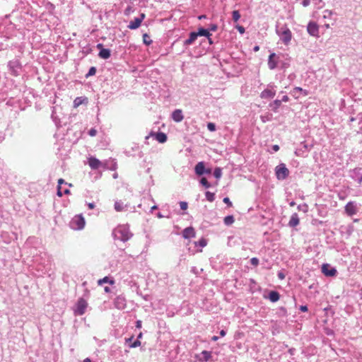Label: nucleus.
<instances>
[{
  "label": "nucleus",
  "mask_w": 362,
  "mask_h": 362,
  "mask_svg": "<svg viewBox=\"0 0 362 362\" xmlns=\"http://www.w3.org/2000/svg\"><path fill=\"white\" fill-rule=\"evenodd\" d=\"M112 235L115 240H119L124 243L129 240L133 234L130 232L128 226L122 225L113 230Z\"/></svg>",
  "instance_id": "nucleus-1"
},
{
  "label": "nucleus",
  "mask_w": 362,
  "mask_h": 362,
  "mask_svg": "<svg viewBox=\"0 0 362 362\" xmlns=\"http://www.w3.org/2000/svg\"><path fill=\"white\" fill-rule=\"evenodd\" d=\"M276 32L284 45L289 44L292 38V33L286 24H284L281 27L277 25Z\"/></svg>",
  "instance_id": "nucleus-2"
},
{
  "label": "nucleus",
  "mask_w": 362,
  "mask_h": 362,
  "mask_svg": "<svg viewBox=\"0 0 362 362\" xmlns=\"http://www.w3.org/2000/svg\"><path fill=\"white\" fill-rule=\"evenodd\" d=\"M8 68L12 76H18L21 74L22 65L18 59H13L8 62Z\"/></svg>",
  "instance_id": "nucleus-3"
},
{
  "label": "nucleus",
  "mask_w": 362,
  "mask_h": 362,
  "mask_svg": "<svg viewBox=\"0 0 362 362\" xmlns=\"http://www.w3.org/2000/svg\"><path fill=\"white\" fill-rule=\"evenodd\" d=\"M276 178L279 180H286L289 175V170L284 163H281L275 168Z\"/></svg>",
  "instance_id": "nucleus-4"
},
{
  "label": "nucleus",
  "mask_w": 362,
  "mask_h": 362,
  "mask_svg": "<svg viewBox=\"0 0 362 362\" xmlns=\"http://www.w3.org/2000/svg\"><path fill=\"white\" fill-rule=\"evenodd\" d=\"M276 86L274 83H271L267 85V88L260 93V98L262 99H272L276 95Z\"/></svg>",
  "instance_id": "nucleus-5"
},
{
  "label": "nucleus",
  "mask_w": 362,
  "mask_h": 362,
  "mask_svg": "<svg viewBox=\"0 0 362 362\" xmlns=\"http://www.w3.org/2000/svg\"><path fill=\"white\" fill-rule=\"evenodd\" d=\"M85 223V218L81 214L76 216L71 221V227L76 230L83 229Z\"/></svg>",
  "instance_id": "nucleus-6"
},
{
  "label": "nucleus",
  "mask_w": 362,
  "mask_h": 362,
  "mask_svg": "<svg viewBox=\"0 0 362 362\" xmlns=\"http://www.w3.org/2000/svg\"><path fill=\"white\" fill-rule=\"evenodd\" d=\"M344 211L349 216L356 215L358 211L357 203L354 201L349 202L344 206Z\"/></svg>",
  "instance_id": "nucleus-7"
},
{
  "label": "nucleus",
  "mask_w": 362,
  "mask_h": 362,
  "mask_svg": "<svg viewBox=\"0 0 362 362\" xmlns=\"http://www.w3.org/2000/svg\"><path fill=\"white\" fill-rule=\"evenodd\" d=\"M88 303L83 298H81L76 303V308L74 310L75 315H82L85 313Z\"/></svg>",
  "instance_id": "nucleus-8"
},
{
  "label": "nucleus",
  "mask_w": 362,
  "mask_h": 362,
  "mask_svg": "<svg viewBox=\"0 0 362 362\" xmlns=\"http://www.w3.org/2000/svg\"><path fill=\"white\" fill-rule=\"evenodd\" d=\"M322 272L326 276H334L337 274V271L334 267H331L329 264H323L322 266Z\"/></svg>",
  "instance_id": "nucleus-9"
},
{
  "label": "nucleus",
  "mask_w": 362,
  "mask_h": 362,
  "mask_svg": "<svg viewBox=\"0 0 362 362\" xmlns=\"http://www.w3.org/2000/svg\"><path fill=\"white\" fill-rule=\"evenodd\" d=\"M307 31L311 36L318 37L319 26L315 22L310 21L307 25Z\"/></svg>",
  "instance_id": "nucleus-10"
},
{
  "label": "nucleus",
  "mask_w": 362,
  "mask_h": 362,
  "mask_svg": "<svg viewBox=\"0 0 362 362\" xmlns=\"http://www.w3.org/2000/svg\"><path fill=\"white\" fill-rule=\"evenodd\" d=\"M114 305L118 310H124L126 308V298L122 295L117 296L114 300Z\"/></svg>",
  "instance_id": "nucleus-11"
},
{
  "label": "nucleus",
  "mask_w": 362,
  "mask_h": 362,
  "mask_svg": "<svg viewBox=\"0 0 362 362\" xmlns=\"http://www.w3.org/2000/svg\"><path fill=\"white\" fill-rule=\"evenodd\" d=\"M279 57L275 53H271L268 58V67L269 69L273 70L276 68L279 63Z\"/></svg>",
  "instance_id": "nucleus-12"
},
{
  "label": "nucleus",
  "mask_w": 362,
  "mask_h": 362,
  "mask_svg": "<svg viewBox=\"0 0 362 362\" xmlns=\"http://www.w3.org/2000/svg\"><path fill=\"white\" fill-rule=\"evenodd\" d=\"M126 153L128 156H138L139 158H142L144 156L143 152L139 150V146L137 144H134L131 151L127 150Z\"/></svg>",
  "instance_id": "nucleus-13"
},
{
  "label": "nucleus",
  "mask_w": 362,
  "mask_h": 362,
  "mask_svg": "<svg viewBox=\"0 0 362 362\" xmlns=\"http://www.w3.org/2000/svg\"><path fill=\"white\" fill-rule=\"evenodd\" d=\"M88 163L90 168L93 170H98L102 166L101 161L95 157H90Z\"/></svg>",
  "instance_id": "nucleus-14"
},
{
  "label": "nucleus",
  "mask_w": 362,
  "mask_h": 362,
  "mask_svg": "<svg viewBox=\"0 0 362 362\" xmlns=\"http://www.w3.org/2000/svg\"><path fill=\"white\" fill-rule=\"evenodd\" d=\"M205 163L203 161L199 162L194 167V172L197 176H202L205 175L206 170Z\"/></svg>",
  "instance_id": "nucleus-15"
},
{
  "label": "nucleus",
  "mask_w": 362,
  "mask_h": 362,
  "mask_svg": "<svg viewBox=\"0 0 362 362\" xmlns=\"http://www.w3.org/2000/svg\"><path fill=\"white\" fill-rule=\"evenodd\" d=\"M182 237L185 239H189L190 238L195 237L196 233H195L194 228L192 226H189V227L185 228L182 230Z\"/></svg>",
  "instance_id": "nucleus-16"
},
{
  "label": "nucleus",
  "mask_w": 362,
  "mask_h": 362,
  "mask_svg": "<svg viewBox=\"0 0 362 362\" xmlns=\"http://www.w3.org/2000/svg\"><path fill=\"white\" fill-rule=\"evenodd\" d=\"M184 118L182 111L180 109L175 110L172 113V119L176 122H180Z\"/></svg>",
  "instance_id": "nucleus-17"
},
{
  "label": "nucleus",
  "mask_w": 362,
  "mask_h": 362,
  "mask_svg": "<svg viewBox=\"0 0 362 362\" xmlns=\"http://www.w3.org/2000/svg\"><path fill=\"white\" fill-rule=\"evenodd\" d=\"M198 36L196 32H191L189 35V38L185 40L183 42L184 46H189L192 45L197 39Z\"/></svg>",
  "instance_id": "nucleus-18"
},
{
  "label": "nucleus",
  "mask_w": 362,
  "mask_h": 362,
  "mask_svg": "<svg viewBox=\"0 0 362 362\" xmlns=\"http://www.w3.org/2000/svg\"><path fill=\"white\" fill-rule=\"evenodd\" d=\"M300 223L299 217L297 213H293L290 218V221L288 222V226L290 227H296Z\"/></svg>",
  "instance_id": "nucleus-19"
},
{
  "label": "nucleus",
  "mask_w": 362,
  "mask_h": 362,
  "mask_svg": "<svg viewBox=\"0 0 362 362\" xmlns=\"http://www.w3.org/2000/svg\"><path fill=\"white\" fill-rule=\"evenodd\" d=\"M111 56V50L107 48H103L100 50L98 57L103 59H107Z\"/></svg>",
  "instance_id": "nucleus-20"
},
{
  "label": "nucleus",
  "mask_w": 362,
  "mask_h": 362,
  "mask_svg": "<svg viewBox=\"0 0 362 362\" xmlns=\"http://www.w3.org/2000/svg\"><path fill=\"white\" fill-rule=\"evenodd\" d=\"M308 151V145L305 143H301L300 147L296 148V150L295 151V154L297 156H303L304 153Z\"/></svg>",
  "instance_id": "nucleus-21"
},
{
  "label": "nucleus",
  "mask_w": 362,
  "mask_h": 362,
  "mask_svg": "<svg viewBox=\"0 0 362 362\" xmlns=\"http://www.w3.org/2000/svg\"><path fill=\"white\" fill-rule=\"evenodd\" d=\"M281 105V100L276 99L274 100L273 102L270 103L269 105V107L271 108V110L274 112H277L279 110V108Z\"/></svg>",
  "instance_id": "nucleus-22"
},
{
  "label": "nucleus",
  "mask_w": 362,
  "mask_h": 362,
  "mask_svg": "<svg viewBox=\"0 0 362 362\" xmlns=\"http://www.w3.org/2000/svg\"><path fill=\"white\" fill-rule=\"evenodd\" d=\"M141 23L138 18H135L133 21H131L127 25V28L130 30H136L141 25Z\"/></svg>",
  "instance_id": "nucleus-23"
},
{
  "label": "nucleus",
  "mask_w": 362,
  "mask_h": 362,
  "mask_svg": "<svg viewBox=\"0 0 362 362\" xmlns=\"http://www.w3.org/2000/svg\"><path fill=\"white\" fill-rule=\"evenodd\" d=\"M196 33L198 37L204 36V37L209 38V37L211 36V34L209 32V30L207 28H204L203 27L199 28L198 30H197V32H196Z\"/></svg>",
  "instance_id": "nucleus-24"
},
{
  "label": "nucleus",
  "mask_w": 362,
  "mask_h": 362,
  "mask_svg": "<svg viewBox=\"0 0 362 362\" xmlns=\"http://www.w3.org/2000/svg\"><path fill=\"white\" fill-rule=\"evenodd\" d=\"M155 136V139L159 142V143H165L167 141V135L163 132H158L153 134Z\"/></svg>",
  "instance_id": "nucleus-25"
},
{
  "label": "nucleus",
  "mask_w": 362,
  "mask_h": 362,
  "mask_svg": "<svg viewBox=\"0 0 362 362\" xmlns=\"http://www.w3.org/2000/svg\"><path fill=\"white\" fill-rule=\"evenodd\" d=\"M268 298L271 302L275 303L279 300L280 294L276 291H272L269 292Z\"/></svg>",
  "instance_id": "nucleus-26"
},
{
  "label": "nucleus",
  "mask_w": 362,
  "mask_h": 362,
  "mask_svg": "<svg viewBox=\"0 0 362 362\" xmlns=\"http://www.w3.org/2000/svg\"><path fill=\"white\" fill-rule=\"evenodd\" d=\"M114 207L117 211H122L127 207V205L124 204L122 201L117 200L115 202Z\"/></svg>",
  "instance_id": "nucleus-27"
},
{
  "label": "nucleus",
  "mask_w": 362,
  "mask_h": 362,
  "mask_svg": "<svg viewBox=\"0 0 362 362\" xmlns=\"http://www.w3.org/2000/svg\"><path fill=\"white\" fill-rule=\"evenodd\" d=\"M79 46L81 48V53L83 54V57H85L88 55V54L91 53L93 49L92 47L90 46V45H86L83 46L81 43H80Z\"/></svg>",
  "instance_id": "nucleus-28"
},
{
  "label": "nucleus",
  "mask_w": 362,
  "mask_h": 362,
  "mask_svg": "<svg viewBox=\"0 0 362 362\" xmlns=\"http://www.w3.org/2000/svg\"><path fill=\"white\" fill-rule=\"evenodd\" d=\"M142 337V333L140 332L139 335L137 336V339L134 341L132 344H129V348H136L141 345V341H139V339H141Z\"/></svg>",
  "instance_id": "nucleus-29"
},
{
  "label": "nucleus",
  "mask_w": 362,
  "mask_h": 362,
  "mask_svg": "<svg viewBox=\"0 0 362 362\" xmlns=\"http://www.w3.org/2000/svg\"><path fill=\"white\" fill-rule=\"evenodd\" d=\"M234 221H235V218H234L233 216H232V215H228V216H226L223 219V223L226 226L231 225L232 223H234Z\"/></svg>",
  "instance_id": "nucleus-30"
},
{
  "label": "nucleus",
  "mask_w": 362,
  "mask_h": 362,
  "mask_svg": "<svg viewBox=\"0 0 362 362\" xmlns=\"http://www.w3.org/2000/svg\"><path fill=\"white\" fill-rule=\"evenodd\" d=\"M213 175L216 179H220L222 176V169L219 167H216L213 172Z\"/></svg>",
  "instance_id": "nucleus-31"
},
{
  "label": "nucleus",
  "mask_w": 362,
  "mask_h": 362,
  "mask_svg": "<svg viewBox=\"0 0 362 362\" xmlns=\"http://www.w3.org/2000/svg\"><path fill=\"white\" fill-rule=\"evenodd\" d=\"M199 183L206 189L211 187V185L207 179L204 177H201V179L199 180Z\"/></svg>",
  "instance_id": "nucleus-32"
},
{
  "label": "nucleus",
  "mask_w": 362,
  "mask_h": 362,
  "mask_svg": "<svg viewBox=\"0 0 362 362\" xmlns=\"http://www.w3.org/2000/svg\"><path fill=\"white\" fill-rule=\"evenodd\" d=\"M143 42L146 45H150L153 41L150 39V36L147 33L143 34Z\"/></svg>",
  "instance_id": "nucleus-33"
},
{
  "label": "nucleus",
  "mask_w": 362,
  "mask_h": 362,
  "mask_svg": "<svg viewBox=\"0 0 362 362\" xmlns=\"http://www.w3.org/2000/svg\"><path fill=\"white\" fill-rule=\"evenodd\" d=\"M205 196H206V199L210 202H212L214 201L215 199V194L213 193V192H211L209 191H206L205 192Z\"/></svg>",
  "instance_id": "nucleus-34"
},
{
  "label": "nucleus",
  "mask_w": 362,
  "mask_h": 362,
  "mask_svg": "<svg viewBox=\"0 0 362 362\" xmlns=\"http://www.w3.org/2000/svg\"><path fill=\"white\" fill-rule=\"evenodd\" d=\"M104 283H109L110 284H113L115 283V281L113 279H110L108 276H105L103 279H100L98 281V284L101 285Z\"/></svg>",
  "instance_id": "nucleus-35"
},
{
  "label": "nucleus",
  "mask_w": 362,
  "mask_h": 362,
  "mask_svg": "<svg viewBox=\"0 0 362 362\" xmlns=\"http://www.w3.org/2000/svg\"><path fill=\"white\" fill-rule=\"evenodd\" d=\"M201 354L203 357L204 361H209V359L211 357V353L208 351H203Z\"/></svg>",
  "instance_id": "nucleus-36"
},
{
  "label": "nucleus",
  "mask_w": 362,
  "mask_h": 362,
  "mask_svg": "<svg viewBox=\"0 0 362 362\" xmlns=\"http://www.w3.org/2000/svg\"><path fill=\"white\" fill-rule=\"evenodd\" d=\"M207 241L205 238H201L199 241L194 242L195 246H199L200 247H204L206 245Z\"/></svg>",
  "instance_id": "nucleus-37"
},
{
  "label": "nucleus",
  "mask_w": 362,
  "mask_h": 362,
  "mask_svg": "<svg viewBox=\"0 0 362 362\" xmlns=\"http://www.w3.org/2000/svg\"><path fill=\"white\" fill-rule=\"evenodd\" d=\"M96 68L95 66H91L88 73L86 74V78H89L90 76H94L95 74H96Z\"/></svg>",
  "instance_id": "nucleus-38"
},
{
  "label": "nucleus",
  "mask_w": 362,
  "mask_h": 362,
  "mask_svg": "<svg viewBox=\"0 0 362 362\" xmlns=\"http://www.w3.org/2000/svg\"><path fill=\"white\" fill-rule=\"evenodd\" d=\"M232 17H233V21L237 22L240 18V14L239 11L237 10L233 11L232 12Z\"/></svg>",
  "instance_id": "nucleus-39"
},
{
  "label": "nucleus",
  "mask_w": 362,
  "mask_h": 362,
  "mask_svg": "<svg viewBox=\"0 0 362 362\" xmlns=\"http://www.w3.org/2000/svg\"><path fill=\"white\" fill-rule=\"evenodd\" d=\"M296 92H300V93H303V95H308V91L306 90H304L302 88L300 87H295L293 89V93L295 94Z\"/></svg>",
  "instance_id": "nucleus-40"
},
{
  "label": "nucleus",
  "mask_w": 362,
  "mask_h": 362,
  "mask_svg": "<svg viewBox=\"0 0 362 362\" xmlns=\"http://www.w3.org/2000/svg\"><path fill=\"white\" fill-rule=\"evenodd\" d=\"M207 129L210 131V132H214L216 131V126L214 123L213 122H209L207 124Z\"/></svg>",
  "instance_id": "nucleus-41"
},
{
  "label": "nucleus",
  "mask_w": 362,
  "mask_h": 362,
  "mask_svg": "<svg viewBox=\"0 0 362 362\" xmlns=\"http://www.w3.org/2000/svg\"><path fill=\"white\" fill-rule=\"evenodd\" d=\"M279 315L281 316H286L287 315V310L284 307H281L279 309Z\"/></svg>",
  "instance_id": "nucleus-42"
},
{
  "label": "nucleus",
  "mask_w": 362,
  "mask_h": 362,
  "mask_svg": "<svg viewBox=\"0 0 362 362\" xmlns=\"http://www.w3.org/2000/svg\"><path fill=\"white\" fill-rule=\"evenodd\" d=\"M259 259L257 257H252L250 259V263L252 265L257 267L259 264Z\"/></svg>",
  "instance_id": "nucleus-43"
},
{
  "label": "nucleus",
  "mask_w": 362,
  "mask_h": 362,
  "mask_svg": "<svg viewBox=\"0 0 362 362\" xmlns=\"http://www.w3.org/2000/svg\"><path fill=\"white\" fill-rule=\"evenodd\" d=\"M323 13H324L323 17L325 18H330L332 16V15L333 14V12L330 10H325V11H324Z\"/></svg>",
  "instance_id": "nucleus-44"
},
{
  "label": "nucleus",
  "mask_w": 362,
  "mask_h": 362,
  "mask_svg": "<svg viewBox=\"0 0 362 362\" xmlns=\"http://www.w3.org/2000/svg\"><path fill=\"white\" fill-rule=\"evenodd\" d=\"M74 107H78V105H80L82 103V98H81V97L76 98L74 100Z\"/></svg>",
  "instance_id": "nucleus-45"
},
{
  "label": "nucleus",
  "mask_w": 362,
  "mask_h": 362,
  "mask_svg": "<svg viewBox=\"0 0 362 362\" xmlns=\"http://www.w3.org/2000/svg\"><path fill=\"white\" fill-rule=\"evenodd\" d=\"M218 28V26L216 24H214V23H212V24H210L209 28H207L209 30V32L210 33V31H216Z\"/></svg>",
  "instance_id": "nucleus-46"
},
{
  "label": "nucleus",
  "mask_w": 362,
  "mask_h": 362,
  "mask_svg": "<svg viewBox=\"0 0 362 362\" xmlns=\"http://www.w3.org/2000/svg\"><path fill=\"white\" fill-rule=\"evenodd\" d=\"M180 206L182 210H186L188 206V204L186 202H180Z\"/></svg>",
  "instance_id": "nucleus-47"
},
{
  "label": "nucleus",
  "mask_w": 362,
  "mask_h": 362,
  "mask_svg": "<svg viewBox=\"0 0 362 362\" xmlns=\"http://www.w3.org/2000/svg\"><path fill=\"white\" fill-rule=\"evenodd\" d=\"M223 202L226 204L228 207H231L233 206V204L228 197L223 198Z\"/></svg>",
  "instance_id": "nucleus-48"
},
{
  "label": "nucleus",
  "mask_w": 362,
  "mask_h": 362,
  "mask_svg": "<svg viewBox=\"0 0 362 362\" xmlns=\"http://www.w3.org/2000/svg\"><path fill=\"white\" fill-rule=\"evenodd\" d=\"M298 209L299 211H303L304 212L307 211L308 210V205L307 204H303V205H298Z\"/></svg>",
  "instance_id": "nucleus-49"
},
{
  "label": "nucleus",
  "mask_w": 362,
  "mask_h": 362,
  "mask_svg": "<svg viewBox=\"0 0 362 362\" xmlns=\"http://www.w3.org/2000/svg\"><path fill=\"white\" fill-rule=\"evenodd\" d=\"M235 28L238 30V32L240 33V34H243L245 31V29L243 26L242 25H237L235 26Z\"/></svg>",
  "instance_id": "nucleus-50"
},
{
  "label": "nucleus",
  "mask_w": 362,
  "mask_h": 362,
  "mask_svg": "<svg viewBox=\"0 0 362 362\" xmlns=\"http://www.w3.org/2000/svg\"><path fill=\"white\" fill-rule=\"evenodd\" d=\"M277 276L280 280H284L286 277V275L282 271H279L277 273Z\"/></svg>",
  "instance_id": "nucleus-51"
},
{
  "label": "nucleus",
  "mask_w": 362,
  "mask_h": 362,
  "mask_svg": "<svg viewBox=\"0 0 362 362\" xmlns=\"http://www.w3.org/2000/svg\"><path fill=\"white\" fill-rule=\"evenodd\" d=\"M88 134L90 136H95L96 134H97V130L94 128H91L89 131H88Z\"/></svg>",
  "instance_id": "nucleus-52"
},
{
  "label": "nucleus",
  "mask_w": 362,
  "mask_h": 362,
  "mask_svg": "<svg viewBox=\"0 0 362 362\" xmlns=\"http://www.w3.org/2000/svg\"><path fill=\"white\" fill-rule=\"evenodd\" d=\"M133 339H134V336H132L131 337H129V338H125V344L129 346V344L134 343V341H132Z\"/></svg>",
  "instance_id": "nucleus-53"
},
{
  "label": "nucleus",
  "mask_w": 362,
  "mask_h": 362,
  "mask_svg": "<svg viewBox=\"0 0 362 362\" xmlns=\"http://www.w3.org/2000/svg\"><path fill=\"white\" fill-rule=\"evenodd\" d=\"M57 196H59L60 197L63 196L64 193H63V192L61 189V186H57Z\"/></svg>",
  "instance_id": "nucleus-54"
},
{
  "label": "nucleus",
  "mask_w": 362,
  "mask_h": 362,
  "mask_svg": "<svg viewBox=\"0 0 362 362\" xmlns=\"http://www.w3.org/2000/svg\"><path fill=\"white\" fill-rule=\"evenodd\" d=\"M299 310L302 312H307L308 308L307 305H300Z\"/></svg>",
  "instance_id": "nucleus-55"
},
{
  "label": "nucleus",
  "mask_w": 362,
  "mask_h": 362,
  "mask_svg": "<svg viewBox=\"0 0 362 362\" xmlns=\"http://www.w3.org/2000/svg\"><path fill=\"white\" fill-rule=\"evenodd\" d=\"M310 4V0H303L302 1V5L303 6H308Z\"/></svg>",
  "instance_id": "nucleus-56"
},
{
  "label": "nucleus",
  "mask_w": 362,
  "mask_h": 362,
  "mask_svg": "<svg viewBox=\"0 0 362 362\" xmlns=\"http://www.w3.org/2000/svg\"><path fill=\"white\" fill-rule=\"evenodd\" d=\"M62 184L66 185L67 183L64 181V179H62V178L59 179L58 182H57V186H61V185H62Z\"/></svg>",
  "instance_id": "nucleus-57"
},
{
  "label": "nucleus",
  "mask_w": 362,
  "mask_h": 362,
  "mask_svg": "<svg viewBox=\"0 0 362 362\" xmlns=\"http://www.w3.org/2000/svg\"><path fill=\"white\" fill-rule=\"evenodd\" d=\"M338 197L340 200H344L346 199V195L344 194V193H339L338 194Z\"/></svg>",
  "instance_id": "nucleus-58"
},
{
  "label": "nucleus",
  "mask_w": 362,
  "mask_h": 362,
  "mask_svg": "<svg viewBox=\"0 0 362 362\" xmlns=\"http://www.w3.org/2000/svg\"><path fill=\"white\" fill-rule=\"evenodd\" d=\"M146 17V15L145 13H141L140 15H139V17H137L139 20H140L141 23L144 21V19Z\"/></svg>",
  "instance_id": "nucleus-59"
},
{
  "label": "nucleus",
  "mask_w": 362,
  "mask_h": 362,
  "mask_svg": "<svg viewBox=\"0 0 362 362\" xmlns=\"http://www.w3.org/2000/svg\"><path fill=\"white\" fill-rule=\"evenodd\" d=\"M131 11H132V7L131 6H128L124 10V14L127 15V16L129 15V13L131 12Z\"/></svg>",
  "instance_id": "nucleus-60"
},
{
  "label": "nucleus",
  "mask_w": 362,
  "mask_h": 362,
  "mask_svg": "<svg viewBox=\"0 0 362 362\" xmlns=\"http://www.w3.org/2000/svg\"><path fill=\"white\" fill-rule=\"evenodd\" d=\"M272 149L273 150V151L276 152L279 150V145H276V144L273 145L272 147Z\"/></svg>",
  "instance_id": "nucleus-61"
},
{
  "label": "nucleus",
  "mask_w": 362,
  "mask_h": 362,
  "mask_svg": "<svg viewBox=\"0 0 362 362\" xmlns=\"http://www.w3.org/2000/svg\"><path fill=\"white\" fill-rule=\"evenodd\" d=\"M280 100H281V103L288 102L289 100V98L287 95H284Z\"/></svg>",
  "instance_id": "nucleus-62"
},
{
  "label": "nucleus",
  "mask_w": 362,
  "mask_h": 362,
  "mask_svg": "<svg viewBox=\"0 0 362 362\" xmlns=\"http://www.w3.org/2000/svg\"><path fill=\"white\" fill-rule=\"evenodd\" d=\"M212 173V169L211 168H206L205 170V174L206 175H211Z\"/></svg>",
  "instance_id": "nucleus-63"
},
{
  "label": "nucleus",
  "mask_w": 362,
  "mask_h": 362,
  "mask_svg": "<svg viewBox=\"0 0 362 362\" xmlns=\"http://www.w3.org/2000/svg\"><path fill=\"white\" fill-rule=\"evenodd\" d=\"M88 206L90 209H93L95 206V204L93 202L88 203Z\"/></svg>",
  "instance_id": "nucleus-64"
}]
</instances>
